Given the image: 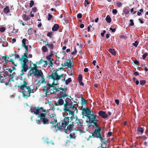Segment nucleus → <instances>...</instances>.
<instances>
[{
	"mask_svg": "<svg viewBox=\"0 0 148 148\" xmlns=\"http://www.w3.org/2000/svg\"><path fill=\"white\" fill-rule=\"evenodd\" d=\"M52 35V33L51 32H49L47 34V36L48 37H49L50 38H51L52 37L51 36Z\"/></svg>",
	"mask_w": 148,
	"mask_h": 148,
	"instance_id": "obj_55",
	"label": "nucleus"
},
{
	"mask_svg": "<svg viewBox=\"0 0 148 148\" xmlns=\"http://www.w3.org/2000/svg\"><path fill=\"white\" fill-rule=\"evenodd\" d=\"M14 52L16 53L15 54V57H14L15 59H16L17 58H19L18 60L19 61V59L20 58H21L20 57L19 55L18 54L16 53V51H14Z\"/></svg>",
	"mask_w": 148,
	"mask_h": 148,
	"instance_id": "obj_39",
	"label": "nucleus"
},
{
	"mask_svg": "<svg viewBox=\"0 0 148 148\" xmlns=\"http://www.w3.org/2000/svg\"><path fill=\"white\" fill-rule=\"evenodd\" d=\"M130 21L131 23L129 25H130L132 26H133L134 25V24L133 23V20L132 19H130Z\"/></svg>",
	"mask_w": 148,
	"mask_h": 148,
	"instance_id": "obj_51",
	"label": "nucleus"
},
{
	"mask_svg": "<svg viewBox=\"0 0 148 148\" xmlns=\"http://www.w3.org/2000/svg\"><path fill=\"white\" fill-rule=\"evenodd\" d=\"M34 1L33 0H31L30 1V3H29V7L31 8L34 5Z\"/></svg>",
	"mask_w": 148,
	"mask_h": 148,
	"instance_id": "obj_46",
	"label": "nucleus"
},
{
	"mask_svg": "<svg viewBox=\"0 0 148 148\" xmlns=\"http://www.w3.org/2000/svg\"><path fill=\"white\" fill-rule=\"evenodd\" d=\"M42 49L43 51L45 52H47L48 51L47 48L45 46H43L42 47Z\"/></svg>",
	"mask_w": 148,
	"mask_h": 148,
	"instance_id": "obj_38",
	"label": "nucleus"
},
{
	"mask_svg": "<svg viewBox=\"0 0 148 148\" xmlns=\"http://www.w3.org/2000/svg\"><path fill=\"white\" fill-rule=\"evenodd\" d=\"M67 96H69V95L66 94V93L64 92L63 94H62V95H59V98L62 99H64L65 97Z\"/></svg>",
	"mask_w": 148,
	"mask_h": 148,
	"instance_id": "obj_23",
	"label": "nucleus"
},
{
	"mask_svg": "<svg viewBox=\"0 0 148 148\" xmlns=\"http://www.w3.org/2000/svg\"><path fill=\"white\" fill-rule=\"evenodd\" d=\"M19 61L20 62L21 64V75H22L29 69L28 65L27 64V63L28 61L27 55L26 53H24L23 55L21 56V58L19 59Z\"/></svg>",
	"mask_w": 148,
	"mask_h": 148,
	"instance_id": "obj_2",
	"label": "nucleus"
},
{
	"mask_svg": "<svg viewBox=\"0 0 148 148\" xmlns=\"http://www.w3.org/2000/svg\"><path fill=\"white\" fill-rule=\"evenodd\" d=\"M67 87L65 88H63L62 87L58 88V92H59V95H62L64 92L66 93L67 90Z\"/></svg>",
	"mask_w": 148,
	"mask_h": 148,
	"instance_id": "obj_17",
	"label": "nucleus"
},
{
	"mask_svg": "<svg viewBox=\"0 0 148 148\" xmlns=\"http://www.w3.org/2000/svg\"><path fill=\"white\" fill-rule=\"evenodd\" d=\"M82 110L83 111L82 114L87 117L91 113L90 110L88 108H83Z\"/></svg>",
	"mask_w": 148,
	"mask_h": 148,
	"instance_id": "obj_12",
	"label": "nucleus"
},
{
	"mask_svg": "<svg viewBox=\"0 0 148 148\" xmlns=\"http://www.w3.org/2000/svg\"><path fill=\"white\" fill-rule=\"evenodd\" d=\"M106 21L108 23H110L111 22V19L109 15H108L107 16L106 18Z\"/></svg>",
	"mask_w": 148,
	"mask_h": 148,
	"instance_id": "obj_31",
	"label": "nucleus"
},
{
	"mask_svg": "<svg viewBox=\"0 0 148 148\" xmlns=\"http://www.w3.org/2000/svg\"><path fill=\"white\" fill-rule=\"evenodd\" d=\"M96 75L97 78L98 79L100 78L101 77V74H100L99 73H97Z\"/></svg>",
	"mask_w": 148,
	"mask_h": 148,
	"instance_id": "obj_50",
	"label": "nucleus"
},
{
	"mask_svg": "<svg viewBox=\"0 0 148 148\" xmlns=\"http://www.w3.org/2000/svg\"><path fill=\"white\" fill-rule=\"evenodd\" d=\"M146 83V82L145 80H141L140 81V84L142 85H144Z\"/></svg>",
	"mask_w": 148,
	"mask_h": 148,
	"instance_id": "obj_41",
	"label": "nucleus"
},
{
	"mask_svg": "<svg viewBox=\"0 0 148 148\" xmlns=\"http://www.w3.org/2000/svg\"><path fill=\"white\" fill-rule=\"evenodd\" d=\"M118 7H120L121 6V2H118L116 3Z\"/></svg>",
	"mask_w": 148,
	"mask_h": 148,
	"instance_id": "obj_62",
	"label": "nucleus"
},
{
	"mask_svg": "<svg viewBox=\"0 0 148 148\" xmlns=\"http://www.w3.org/2000/svg\"><path fill=\"white\" fill-rule=\"evenodd\" d=\"M14 81L13 77L8 79L6 76L0 72V82L1 83H4L6 86H8L11 82H14Z\"/></svg>",
	"mask_w": 148,
	"mask_h": 148,
	"instance_id": "obj_5",
	"label": "nucleus"
},
{
	"mask_svg": "<svg viewBox=\"0 0 148 148\" xmlns=\"http://www.w3.org/2000/svg\"><path fill=\"white\" fill-rule=\"evenodd\" d=\"M59 28V25L57 24H55L52 28V30L53 31H57Z\"/></svg>",
	"mask_w": 148,
	"mask_h": 148,
	"instance_id": "obj_24",
	"label": "nucleus"
},
{
	"mask_svg": "<svg viewBox=\"0 0 148 148\" xmlns=\"http://www.w3.org/2000/svg\"><path fill=\"white\" fill-rule=\"evenodd\" d=\"M54 120L53 121H51L49 122V123L52 124L51 126V128L53 129L54 128H56L57 127H58V123L57 122V121L56 118H54Z\"/></svg>",
	"mask_w": 148,
	"mask_h": 148,
	"instance_id": "obj_13",
	"label": "nucleus"
},
{
	"mask_svg": "<svg viewBox=\"0 0 148 148\" xmlns=\"http://www.w3.org/2000/svg\"><path fill=\"white\" fill-rule=\"evenodd\" d=\"M5 28L4 27H1L0 28V31L1 32H5Z\"/></svg>",
	"mask_w": 148,
	"mask_h": 148,
	"instance_id": "obj_49",
	"label": "nucleus"
},
{
	"mask_svg": "<svg viewBox=\"0 0 148 148\" xmlns=\"http://www.w3.org/2000/svg\"><path fill=\"white\" fill-rule=\"evenodd\" d=\"M66 64H64V66H67L68 68H71L72 67V63L71 62V61L70 60H67L65 61Z\"/></svg>",
	"mask_w": 148,
	"mask_h": 148,
	"instance_id": "obj_18",
	"label": "nucleus"
},
{
	"mask_svg": "<svg viewBox=\"0 0 148 148\" xmlns=\"http://www.w3.org/2000/svg\"><path fill=\"white\" fill-rule=\"evenodd\" d=\"M92 27V26L90 25H89L87 27V31L88 32H89L90 31V28Z\"/></svg>",
	"mask_w": 148,
	"mask_h": 148,
	"instance_id": "obj_60",
	"label": "nucleus"
},
{
	"mask_svg": "<svg viewBox=\"0 0 148 148\" xmlns=\"http://www.w3.org/2000/svg\"><path fill=\"white\" fill-rule=\"evenodd\" d=\"M82 103V105L85 104L87 103V101L83 97L81 98Z\"/></svg>",
	"mask_w": 148,
	"mask_h": 148,
	"instance_id": "obj_34",
	"label": "nucleus"
},
{
	"mask_svg": "<svg viewBox=\"0 0 148 148\" xmlns=\"http://www.w3.org/2000/svg\"><path fill=\"white\" fill-rule=\"evenodd\" d=\"M52 88L50 90V93L51 94H55L56 92H58V88H57L55 86L51 87Z\"/></svg>",
	"mask_w": 148,
	"mask_h": 148,
	"instance_id": "obj_19",
	"label": "nucleus"
},
{
	"mask_svg": "<svg viewBox=\"0 0 148 148\" xmlns=\"http://www.w3.org/2000/svg\"><path fill=\"white\" fill-rule=\"evenodd\" d=\"M147 55V52H145L144 54L143 55V58L144 60L145 58L146 57Z\"/></svg>",
	"mask_w": 148,
	"mask_h": 148,
	"instance_id": "obj_54",
	"label": "nucleus"
},
{
	"mask_svg": "<svg viewBox=\"0 0 148 148\" xmlns=\"http://www.w3.org/2000/svg\"><path fill=\"white\" fill-rule=\"evenodd\" d=\"M137 131L138 132H139L141 133V134H143L144 132V129L142 127H140L138 128Z\"/></svg>",
	"mask_w": 148,
	"mask_h": 148,
	"instance_id": "obj_33",
	"label": "nucleus"
},
{
	"mask_svg": "<svg viewBox=\"0 0 148 148\" xmlns=\"http://www.w3.org/2000/svg\"><path fill=\"white\" fill-rule=\"evenodd\" d=\"M110 30H111V31L113 32H115L116 31V29L115 28L113 29V28H112L111 27H110Z\"/></svg>",
	"mask_w": 148,
	"mask_h": 148,
	"instance_id": "obj_61",
	"label": "nucleus"
},
{
	"mask_svg": "<svg viewBox=\"0 0 148 148\" xmlns=\"http://www.w3.org/2000/svg\"><path fill=\"white\" fill-rule=\"evenodd\" d=\"M98 114L100 116L104 119L107 118L108 116V115L105 112L101 110L99 111V112Z\"/></svg>",
	"mask_w": 148,
	"mask_h": 148,
	"instance_id": "obj_15",
	"label": "nucleus"
},
{
	"mask_svg": "<svg viewBox=\"0 0 148 148\" xmlns=\"http://www.w3.org/2000/svg\"><path fill=\"white\" fill-rule=\"evenodd\" d=\"M138 42L137 41H136L134 43H132V45L135 46V47H136L138 45Z\"/></svg>",
	"mask_w": 148,
	"mask_h": 148,
	"instance_id": "obj_42",
	"label": "nucleus"
},
{
	"mask_svg": "<svg viewBox=\"0 0 148 148\" xmlns=\"http://www.w3.org/2000/svg\"><path fill=\"white\" fill-rule=\"evenodd\" d=\"M26 39L25 38H23L22 40V46L24 47H28L26 45Z\"/></svg>",
	"mask_w": 148,
	"mask_h": 148,
	"instance_id": "obj_29",
	"label": "nucleus"
},
{
	"mask_svg": "<svg viewBox=\"0 0 148 148\" xmlns=\"http://www.w3.org/2000/svg\"><path fill=\"white\" fill-rule=\"evenodd\" d=\"M82 76L81 74H79L78 76V81L79 82H82Z\"/></svg>",
	"mask_w": 148,
	"mask_h": 148,
	"instance_id": "obj_37",
	"label": "nucleus"
},
{
	"mask_svg": "<svg viewBox=\"0 0 148 148\" xmlns=\"http://www.w3.org/2000/svg\"><path fill=\"white\" fill-rule=\"evenodd\" d=\"M117 11L116 9H114L113 10L112 12L114 14H116L117 13Z\"/></svg>",
	"mask_w": 148,
	"mask_h": 148,
	"instance_id": "obj_58",
	"label": "nucleus"
},
{
	"mask_svg": "<svg viewBox=\"0 0 148 148\" xmlns=\"http://www.w3.org/2000/svg\"><path fill=\"white\" fill-rule=\"evenodd\" d=\"M77 52V51L76 50V48L75 47H74V51L73 52L71 53V54L72 55H74Z\"/></svg>",
	"mask_w": 148,
	"mask_h": 148,
	"instance_id": "obj_47",
	"label": "nucleus"
},
{
	"mask_svg": "<svg viewBox=\"0 0 148 148\" xmlns=\"http://www.w3.org/2000/svg\"><path fill=\"white\" fill-rule=\"evenodd\" d=\"M133 74L135 76H137L139 75V73L138 72H134Z\"/></svg>",
	"mask_w": 148,
	"mask_h": 148,
	"instance_id": "obj_64",
	"label": "nucleus"
},
{
	"mask_svg": "<svg viewBox=\"0 0 148 148\" xmlns=\"http://www.w3.org/2000/svg\"><path fill=\"white\" fill-rule=\"evenodd\" d=\"M89 119V122L91 124H93V127L95 126V127H98V123L99 121L96 119V115L91 113L87 117Z\"/></svg>",
	"mask_w": 148,
	"mask_h": 148,
	"instance_id": "obj_6",
	"label": "nucleus"
},
{
	"mask_svg": "<svg viewBox=\"0 0 148 148\" xmlns=\"http://www.w3.org/2000/svg\"><path fill=\"white\" fill-rule=\"evenodd\" d=\"M43 108L42 107L39 108L38 107H34L33 108L30 109V111L32 112H34L35 114L36 115L39 114L40 113V110H43Z\"/></svg>",
	"mask_w": 148,
	"mask_h": 148,
	"instance_id": "obj_10",
	"label": "nucleus"
},
{
	"mask_svg": "<svg viewBox=\"0 0 148 148\" xmlns=\"http://www.w3.org/2000/svg\"><path fill=\"white\" fill-rule=\"evenodd\" d=\"M75 119V122H76V124H77L76 126H77V129L79 130V128L82 125V123H81V122H79V119H78V117L77 116H75V117H74Z\"/></svg>",
	"mask_w": 148,
	"mask_h": 148,
	"instance_id": "obj_14",
	"label": "nucleus"
},
{
	"mask_svg": "<svg viewBox=\"0 0 148 148\" xmlns=\"http://www.w3.org/2000/svg\"><path fill=\"white\" fill-rule=\"evenodd\" d=\"M96 128L97 129L95 130L94 132L92 133V136L94 138H99L101 141H102V140H105V139L103 138L104 137H102L101 134V128L99 127Z\"/></svg>",
	"mask_w": 148,
	"mask_h": 148,
	"instance_id": "obj_8",
	"label": "nucleus"
},
{
	"mask_svg": "<svg viewBox=\"0 0 148 148\" xmlns=\"http://www.w3.org/2000/svg\"><path fill=\"white\" fill-rule=\"evenodd\" d=\"M64 75V74H61L60 75H58V81L60 80L61 77H63Z\"/></svg>",
	"mask_w": 148,
	"mask_h": 148,
	"instance_id": "obj_52",
	"label": "nucleus"
},
{
	"mask_svg": "<svg viewBox=\"0 0 148 148\" xmlns=\"http://www.w3.org/2000/svg\"><path fill=\"white\" fill-rule=\"evenodd\" d=\"M64 104V101L63 99H59L58 102H55L54 105L55 106H61Z\"/></svg>",
	"mask_w": 148,
	"mask_h": 148,
	"instance_id": "obj_16",
	"label": "nucleus"
},
{
	"mask_svg": "<svg viewBox=\"0 0 148 148\" xmlns=\"http://www.w3.org/2000/svg\"><path fill=\"white\" fill-rule=\"evenodd\" d=\"M34 72V76L37 78H39L42 75L43 73L41 70L40 69L35 70Z\"/></svg>",
	"mask_w": 148,
	"mask_h": 148,
	"instance_id": "obj_11",
	"label": "nucleus"
},
{
	"mask_svg": "<svg viewBox=\"0 0 148 148\" xmlns=\"http://www.w3.org/2000/svg\"><path fill=\"white\" fill-rule=\"evenodd\" d=\"M74 119H75L74 115L70 117L68 116L65 117L62 121L61 125L60 124V125L58 127L56 131L58 130L62 131L69 124V123L70 124L67 126L66 130H68L70 131L73 130V129H74V125H73L74 121H73Z\"/></svg>",
	"mask_w": 148,
	"mask_h": 148,
	"instance_id": "obj_1",
	"label": "nucleus"
},
{
	"mask_svg": "<svg viewBox=\"0 0 148 148\" xmlns=\"http://www.w3.org/2000/svg\"><path fill=\"white\" fill-rule=\"evenodd\" d=\"M2 59H3L6 62V61H8V60H7V59H9V57L8 56H2Z\"/></svg>",
	"mask_w": 148,
	"mask_h": 148,
	"instance_id": "obj_43",
	"label": "nucleus"
},
{
	"mask_svg": "<svg viewBox=\"0 0 148 148\" xmlns=\"http://www.w3.org/2000/svg\"><path fill=\"white\" fill-rule=\"evenodd\" d=\"M55 81L53 80V82L52 83V84H50L48 83L47 84V85L49 86L50 87H52L53 86H56L57 85H58L59 84V83L58 82V81H57V82L56 83H55Z\"/></svg>",
	"mask_w": 148,
	"mask_h": 148,
	"instance_id": "obj_25",
	"label": "nucleus"
},
{
	"mask_svg": "<svg viewBox=\"0 0 148 148\" xmlns=\"http://www.w3.org/2000/svg\"><path fill=\"white\" fill-rule=\"evenodd\" d=\"M46 114L45 113H41L40 115L38 116V117L40 118V120H36V122L38 124H40L42 122L44 124H48L49 123L48 119L46 117Z\"/></svg>",
	"mask_w": 148,
	"mask_h": 148,
	"instance_id": "obj_7",
	"label": "nucleus"
},
{
	"mask_svg": "<svg viewBox=\"0 0 148 148\" xmlns=\"http://www.w3.org/2000/svg\"><path fill=\"white\" fill-rule=\"evenodd\" d=\"M3 69L4 71L6 70L9 72L11 74L12 72V69H9L8 67H3Z\"/></svg>",
	"mask_w": 148,
	"mask_h": 148,
	"instance_id": "obj_30",
	"label": "nucleus"
},
{
	"mask_svg": "<svg viewBox=\"0 0 148 148\" xmlns=\"http://www.w3.org/2000/svg\"><path fill=\"white\" fill-rule=\"evenodd\" d=\"M132 80L134 82H135L136 83V84L138 85L139 84V81L137 79L134 77H133L132 78Z\"/></svg>",
	"mask_w": 148,
	"mask_h": 148,
	"instance_id": "obj_36",
	"label": "nucleus"
},
{
	"mask_svg": "<svg viewBox=\"0 0 148 148\" xmlns=\"http://www.w3.org/2000/svg\"><path fill=\"white\" fill-rule=\"evenodd\" d=\"M35 68H34L33 67H32L31 66H30L29 67V69H30L31 71L32 70V71H33L34 70L35 71Z\"/></svg>",
	"mask_w": 148,
	"mask_h": 148,
	"instance_id": "obj_59",
	"label": "nucleus"
},
{
	"mask_svg": "<svg viewBox=\"0 0 148 148\" xmlns=\"http://www.w3.org/2000/svg\"><path fill=\"white\" fill-rule=\"evenodd\" d=\"M27 82L23 80V83L21 85H18V88L23 90L21 92L23 95L24 97L27 99L28 97L30 96V88L29 86H27Z\"/></svg>",
	"mask_w": 148,
	"mask_h": 148,
	"instance_id": "obj_3",
	"label": "nucleus"
},
{
	"mask_svg": "<svg viewBox=\"0 0 148 148\" xmlns=\"http://www.w3.org/2000/svg\"><path fill=\"white\" fill-rule=\"evenodd\" d=\"M41 78V79H42V81L41 82V83H44L45 82H46L45 81V79L44 78V75H43V74H42V76H40Z\"/></svg>",
	"mask_w": 148,
	"mask_h": 148,
	"instance_id": "obj_44",
	"label": "nucleus"
},
{
	"mask_svg": "<svg viewBox=\"0 0 148 148\" xmlns=\"http://www.w3.org/2000/svg\"><path fill=\"white\" fill-rule=\"evenodd\" d=\"M64 105L63 110L65 112H69V114L73 115L74 113V111H71L69 110L70 108L74 109V106L73 105V103L71 99L69 98H67L65 100V103Z\"/></svg>",
	"mask_w": 148,
	"mask_h": 148,
	"instance_id": "obj_4",
	"label": "nucleus"
},
{
	"mask_svg": "<svg viewBox=\"0 0 148 148\" xmlns=\"http://www.w3.org/2000/svg\"><path fill=\"white\" fill-rule=\"evenodd\" d=\"M49 66L52 67V66L53 64V63L51 61H49Z\"/></svg>",
	"mask_w": 148,
	"mask_h": 148,
	"instance_id": "obj_57",
	"label": "nucleus"
},
{
	"mask_svg": "<svg viewBox=\"0 0 148 148\" xmlns=\"http://www.w3.org/2000/svg\"><path fill=\"white\" fill-rule=\"evenodd\" d=\"M48 42H47V44H46L48 47L51 50H53V45L52 44H48Z\"/></svg>",
	"mask_w": 148,
	"mask_h": 148,
	"instance_id": "obj_27",
	"label": "nucleus"
},
{
	"mask_svg": "<svg viewBox=\"0 0 148 148\" xmlns=\"http://www.w3.org/2000/svg\"><path fill=\"white\" fill-rule=\"evenodd\" d=\"M108 51L110 53H111L112 55H116V52L114 50L112 49H109L108 50Z\"/></svg>",
	"mask_w": 148,
	"mask_h": 148,
	"instance_id": "obj_32",
	"label": "nucleus"
},
{
	"mask_svg": "<svg viewBox=\"0 0 148 148\" xmlns=\"http://www.w3.org/2000/svg\"><path fill=\"white\" fill-rule=\"evenodd\" d=\"M119 37L120 38H124V39H126L127 38L126 36L124 35L123 34H121L119 36Z\"/></svg>",
	"mask_w": 148,
	"mask_h": 148,
	"instance_id": "obj_45",
	"label": "nucleus"
},
{
	"mask_svg": "<svg viewBox=\"0 0 148 148\" xmlns=\"http://www.w3.org/2000/svg\"><path fill=\"white\" fill-rule=\"evenodd\" d=\"M44 62L45 63V64H44V66L45 67H46L47 65V61L46 60H44Z\"/></svg>",
	"mask_w": 148,
	"mask_h": 148,
	"instance_id": "obj_63",
	"label": "nucleus"
},
{
	"mask_svg": "<svg viewBox=\"0 0 148 148\" xmlns=\"http://www.w3.org/2000/svg\"><path fill=\"white\" fill-rule=\"evenodd\" d=\"M123 12L125 14H127L129 13L130 11L128 9L125 8L123 10Z\"/></svg>",
	"mask_w": 148,
	"mask_h": 148,
	"instance_id": "obj_40",
	"label": "nucleus"
},
{
	"mask_svg": "<svg viewBox=\"0 0 148 148\" xmlns=\"http://www.w3.org/2000/svg\"><path fill=\"white\" fill-rule=\"evenodd\" d=\"M2 73H4L3 74H4V75L5 74V76H8L9 77H13V76H14V74L13 73L12 74L10 73V74H9L8 72V71H6V70L4 71H4Z\"/></svg>",
	"mask_w": 148,
	"mask_h": 148,
	"instance_id": "obj_21",
	"label": "nucleus"
},
{
	"mask_svg": "<svg viewBox=\"0 0 148 148\" xmlns=\"http://www.w3.org/2000/svg\"><path fill=\"white\" fill-rule=\"evenodd\" d=\"M72 81L71 79L70 78H68L65 81V83L67 85Z\"/></svg>",
	"mask_w": 148,
	"mask_h": 148,
	"instance_id": "obj_35",
	"label": "nucleus"
},
{
	"mask_svg": "<svg viewBox=\"0 0 148 148\" xmlns=\"http://www.w3.org/2000/svg\"><path fill=\"white\" fill-rule=\"evenodd\" d=\"M48 21L50 20L53 17V16L49 13L48 14Z\"/></svg>",
	"mask_w": 148,
	"mask_h": 148,
	"instance_id": "obj_48",
	"label": "nucleus"
},
{
	"mask_svg": "<svg viewBox=\"0 0 148 148\" xmlns=\"http://www.w3.org/2000/svg\"><path fill=\"white\" fill-rule=\"evenodd\" d=\"M75 134L74 132L70 133L69 135L70 138H73L74 139H76V136H75Z\"/></svg>",
	"mask_w": 148,
	"mask_h": 148,
	"instance_id": "obj_28",
	"label": "nucleus"
},
{
	"mask_svg": "<svg viewBox=\"0 0 148 148\" xmlns=\"http://www.w3.org/2000/svg\"><path fill=\"white\" fill-rule=\"evenodd\" d=\"M38 63V62H36V64H33V65L34 66L33 67L35 68L36 70L37 69L38 66L36 65V64Z\"/></svg>",
	"mask_w": 148,
	"mask_h": 148,
	"instance_id": "obj_53",
	"label": "nucleus"
},
{
	"mask_svg": "<svg viewBox=\"0 0 148 148\" xmlns=\"http://www.w3.org/2000/svg\"><path fill=\"white\" fill-rule=\"evenodd\" d=\"M107 141L105 140L103 141L102 142V144L100 146H99L98 148H107Z\"/></svg>",
	"mask_w": 148,
	"mask_h": 148,
	"instance_id": "obj_20",
	"label": "nucleus"
},
{
	"mask_svg": "<svg viewBox=\"0 0 148 148\" xmlns=\"http://www.w3.org/2000/svg\"><path fill=\"white\" fill-rule=\"evenodd\" d=\"M59 70V69H57V71H55L54 72H53L49 76V78L52 79L54 81L57 80V82L58 81V76L57 72Z\"/></svg>",
	"mask_w": 148,
	"mask_h": 148,
	"instance_id": "obj_9",
	"label": "nucleus"
},
{
	"mask_svg": "<svg viewBox=\"0 0 148 148\" xmlns=\"http://www.w3.org/2000/svg\"><path fill=\"white\" fill-rule=\"evenodd\" d=\"M10 11V9L9 7L8 6H6L3 9V12L4 14H7L8 13H9Z\"/></svg>",
	"mask_w": 148,
	"mask_h": 148,
	"instance_id": "obj_22",
	"label": "nucleus"
},
{
	"mask_svg": "<svg viewBox=\"0 0 148 148\" xmlns=\"http://www.w3.org/2000/svg\"><path fill=\"white\" fill-rule=\"evenodd\" d=\"M77 17L78 18H80L82 17V14L81 13H79L77 15Z\"/></svg>",
	"mask_w": 148,
	"mask_h": 148,
	"instance_id": "obj_56",
	"label": "nucleus"
},
{
	"mask_svg": "<svg viewBox=\"0 0 148 148\" xmlns=\"http://www.w3.org/2000/svg\"><path fill=\"white\" fill-rule=\"evenodd\" d=\"M22 17L23 19L26 21H28L30 19V18L29 16H27L26 14H23L22 16Z\"/></svg>",
	"mask_w": 148,
	"mask_h": 148,
	"instance_id": "obj_26",
	"label": "nucleus"
}]
</instances>
